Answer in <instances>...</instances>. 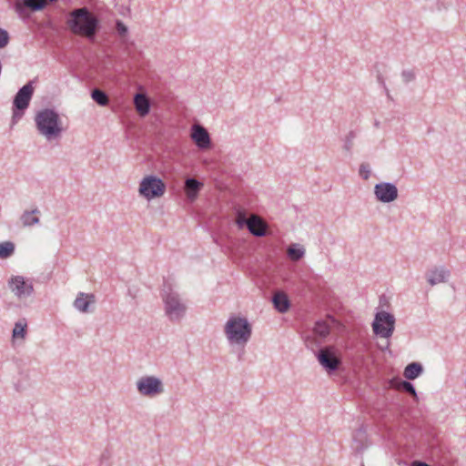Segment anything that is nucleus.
<instances>
[{"label": "nucleus", "instance_id": "nucleus-32", "mask_svg": "<svg viewBox=\"0 0 466 466\" xmlns=\"http://www.w3.org/2000/svg\"><path fill=\"white\" fill-rule=\"evenodd\" d=\"M359 173L363 179L367 180L370 176V165L367 163L360 164Z\"/></svg>", "mask_w": 466, "mask_h": 466}, {"label": "nucleus", "instance_id": "nucleus-13", "mask_svg": "<svg viewBox=\"0 0 466 466\" xmlns=\"http://www.w3.org/2000/svg\"><path fill=\"white\" fill-rule=\"evenodd\" d=\"M96 297L94 293H79L74 306L81 312H92L95 309Z\"/></svg>", "mask_w": 466, "mask_h": 466}, {"label": "nucleus", "instance_id": "nucleus-9", "mask_svg": "<svg viewBox=\"0 0 466 466\" xmlns=\"http://www.w3.org/2000/svg\"><path fill=\"white\" fill-rule=\"evenodd\" d=\"M137 391L146 397H156L164 392L162 380L155 376H143L137 381Z\"/></svg>", "mask_w": 466, "mask_h": 466}, {"label": "nucleus", "instance_id": "nucleus-19", "mask_svg": "<svg viewBox=\"0 0 466 466\" xmlns=\"http://www.w3.org/2000/svg\"><path fill=\"white\" fill-rule=\"evenodd\" d=\"M39 214L40 210L37 208L31 211L25 210L20 216V221L24 227H32L34 225L39 224Z\"/></svg>", "mask_w": 466, "mask_h": 466}, {"label": "nucleus", "instance_id": "nucleus-34", "mask_svg": "<svg viewBox=\"0 0 466 466\" xmlns=\"http://www.w3.org/2000/svg\"><path fill=\"white\" fill-rule=\"evenodd\" d=\"M9 43V35L6 30L0 28V48L5 47Z\"/></svg>", "mask_w": 466, "mask_h": 466}, {"label": "nucleus", "instance_id": "nucleus-2", "mask_svg": "<svg viewBox=\"0 0 466 466\" xmlns=\"http://www.w3.org/2000/svg\"><path fill=\"white\" fill-rule=\"evenodd\" d=\"M34 119L38 134L47 141L61 137L63 132L62 121L59 114L55 109H41L36 112Z\"/></svg>", "mask_w": 466, "mask_h": 466}, {"label": "nucleus", "instance_id": "nucleus-37", "mask_svg": "<svg viewBox=\"0 0 466 466\" xmlns=\"http://www.w3.org/2000/svg\"><path fill=\"white\" fill-rule=\"evenodd\" d=\"M109 452L107 451H105L102 454H101V462L104 461V460H108L109 459Z\"/></svg>", "mask_w": 466, "mask_h": 466}, {"label": "nucleus", "instance_id": "nucleus-10", "mask_svg": "<svg viewBox=\"0 0 466 466\" xmlns=\"http://www.w3.org/2000/svg\"><path fill=\"white\" fill-rule=\"evenodd\" d=\"M374 195L381 203H390L398 198V188L390 182H380L374 186Z\"/></svg>", "mask_w": 466, "mask_h": 466}, {"label": "nucleus", "instance_id": "nucleus-25", "mask_svg": "<svg viewBox=\"0 0 466 466\" xmlns=\"http://www.w3.org/2000/svg\"><path fill=\"white\" fill-rule=\"evenodd\" d=\"M288 256L291 260L298 261L305 254V249L298 244H292L288 248Z\"/></svg>", "mask_w": 466, "mask_h": 466}, {"label": "nucleus", "instance_id": "nucleus-30", "mask_svg": "<svg viewBox=\"0 0 466 466\" xmlns=\"http://www.w3.org/2000/svg\"><path fill=\"white\" fill-rule=\"evenodd\" d=\"M356 137H357V134L355 131H350L348 133V135L346 136V137L344 139L343 149L345 151H347L348 153L351 152V149L354 145V140Z\"/></svg>", "mask_w": 466, "mask_h": 466}, {"label": "nucleus", "instance_id": "nucleus-7", "mask_svg": "<svg viewBox=\"0 0 466 466\" xmlns=\"http://www.w3.org/2000/svg\"><path fill=\"white\" fill-rule=\"evenodd\" d=\"M165 191V182L157 176L148 175L140 181L138 192L147 200L162 197Z\"/></svg>", "mask_w": 466, "mask_h": 466}, {"label": "nucleus", "instance_id": "nucleus-3", "mask_svg": "<svg viewBox=\"0 0 466 466\" xmlns=\"http://www.w3.org/2000/svg\"><path fill=\"white\" fill-rule=\"evenodd\" d=\"M225 335L230 344L245 346L251 338L252 326L240 316H231L224 327Z\"/></svg>", "mask_w": 466, "mask_h": 466}, {"label": "nucleus", "instance_id": "nucleus-29", "mask_svg": "<svg viewBox=\"0 0 466 466\" xmlns=\"http://www.w3.org/2000/svg\"><path fill=\"white\" fill-rule=\"evenodd\" d=\"M24 6L31 9L32 11H40L46 7V1L44 0H23Z\"/></svg>", "mask_w": 466, "mask_h": 466}, {"label": "nucleus", "instance_id": "nucleus-22", "mask_svg": "<svg viewBox=\"0 0 466 466\" xmlns=\"http://www.w3.org/2000/svg\"><path fill=\"white\" fill-rule=\"evenodd\" d=\"M423 372V366L420 362L409 363L403 371V376L408 380H413L419 378Z\"/></svg>", "mask_w": 466, "mask_h": 466}, {"label": "nucleus", "instance_id": "nucleus-42", "mask_svg": "<svg viewBox=\"0 0 466 466\" xmlns=\"http://www.w3.org/2000/svg\"><path fill=\"white\" fill-rule=\"evenodd\" d=\"M389 346H390V342H389V341H387V343H386V349H388V348H389Z\"/></svg>", "mask_w": 466, "mask_h": 466}, {"label": "nucleus", "instance_id": "nucleus-39", "mask_svg": "<svg viewBox=\"0 0 466 466\" xmlns=\"http://www.w3.org/2000/svg\"><path fill=\"white\" fill-rule=\"evenodd\" d=\"M378 80H379V82H380V83H381V84L383 85L384 88H385V89H386V91L388 92V89H387V87H386V86H385V83H384V81H383V79H382V77H381V76H380V75H379V76H378Z\"/></svg>", "mask_w": 466, "mask_h": 466}, {"label": "nucleus", "instance_id": "nucleus-38", "mask_svg": "<svg viewBox=\"0 0 466 466\" xmlns=\"http://www.w3.org/2000/svg\"><path fill=\"white\" fill-rule=\"evenodd\" d=\"M33 301H30V299H22V307H26L29 304H31Z\"/></svg>", "mask_w": 466, "mask_h": 466}, {"label": "nucleus", "instance_id": "nucleus-6", "mask_svg": "<svg viewBox=\"0 0 466 466\" xmlns=\"http://www.w3.org/2000/svg\"><path fill=\"white\" fill-rule=\"evenodd\" d=\"M315 357L329 375L335 374L342 366V358L333 346L319 348Z\"/></svg>", "mask_w": 466, "mask_h": 466}, {"label": "nucleus", "instance_id": "nucleus-41", "mask_svg": "<svg viewBox=\"0 0 466 466\" xmlns=\"http://www.w3.org/2000/svg\"><path fill=\"white\" fill-rule=\"evenodd\" d=\"M15 8L16 10H20L22 8L21 4L19 2L15 3Z\"/></svg>", "mask_w": 466, "mask_h": 466}, {"label": "nucleus", "instance_id": "nucleus-20", "mask_svg": "<svg viewBox=\"0 0 466 466\" xmlns=\"http://www.w3.org/2000/svg\"><path fill=\"white\" fill-rule=\"evenodd\" d=\"M8 287L12 291H32L34 289L33 285L25 282L21 276L11 278L8 281Z\"/></svg>", "mask_w": 466, "mask_h": 466}, {"label": "nucleus", "instance_id": "nucleus-5", "mask_svg": "<svg viewBox=\"0 0 466 466\" xmlns=\"http://www.w3.org/2000/svg\"><path fill=\"white\" fill-rule=\"evenodd\" d=\"M162 300L165 314L171 322H179L186 316L187 306L178 293H164Z\"/></svg>", "mask_w": 466, "mask_h": 466}, {"label": "nucleus", "instance_id": "nucleus-40", "mask_svg": "<svg viewBox=\"0 0 466 466\" xmlns=\"http://www.w3.org/2000/svg\"><path fill=\"white\" fill-rule=\"evenodd\" d=\"M329 319L330 320L331 324H335L337 322L336 319L331 316H329Z\"/></svg>", "mask_w": 466, "mask_h": 466}, {"label": "nucleus", "instance_id": "nucleus-18", "mask_svg": "<svg viewBox=\"0 0 466 466\" xmlns=\"http://www.w3.org/2000/svg\"><path fill=\"white\" fill-rule=\"evenodd\" d=\"M248 231L256 237H263L266 235L267 226L265 222L258 216H251L248 223Z\"/></svg>", "mask_w": 466, "mask_h": 466}, {"label": "nucleus", "instance_id": "nucleus-26", "mask_svg": "<svg viewBox=\"0 0 466 466\" xmlns=\"http://www.w3.org/2000/svg\"><path fill=\"white\" fill-rule=\"evenodd\" d=\"M27 331V324L25 320H19L15 322V327L12 331L13 339H25Z\"/></svg>", "mask_w": 466, "mask_h": 466}, {"label": "nucleus", "instance_id": "nucleus-43", "mask_svg": "<svg viewBox=\"0 0 466 466\" xmlns=\"http://www.w3.org/2000/svg\"><path fill=\"white\" fill-rule=\"evenodd\" d=\"M383 298H384V296H381V297L380 298V301H382Z\"/></svg>", "mask_w": 466, "mask_h": 466}, {"label": "nucleus", "instance_id": "nucleus-28", "mask_svg": "<svg viewBox=\"0 0 466 466\" xmlns=\"http://www.w3.org/2000/svg\"><path fill=\"white\" fill-rule=\"evenodd\" d=\"M15 252V244L11 241L0 243V258H7Z\"/></svg>", "mask_w": 466, "mask_h": 466}, {"label": "nucleus", "instance_id": "nucleus-27", "mask_svg": "<svg viewBox=\"0 0 466 466\" xmlns=\"http://www.w3.org/2000/svg\"><path fill=\"white\" fill-rule=\"evenodd\" d=\"M323 339H320L319 338L316 337L315 335H306L304 337V342L307 347V349L312 350L314 353L318 350L317 348H319Z\"/></svg>", "mask_w": 466, "mask_h": 466}, {"label": "nucleus", "instance_id": "nucleus-1", "mask_svg": "<svg viewBox=\"0 0 466 466\" xmlns=\"http://www.w3.org/2000/svg\"><path fill=\"white\" fill-rule=\"evenodd\" d=\"M66 25L74 35L88 40L95 39L100 27L98 18L87 7L73 9L68 14Z\"/></svg>", "mask_w": 466, "mask_h": 466}, {"label": "nucleus", "instance_id": "nucleus-24", "mask_svg": "<svg viewBox=\"0 0 466 466\" xmlns=\"http://www.w3.org/2000/svg\"><path fill=\"white\" fill-rule=\"evenodd\" d=\"M91 97L97 105L101 106H106L109 104V97L107 94L99 88H94L92 90Z\"/></svg>", "mask_w": 466, "mask_h": 466}, {"label": "nucleus", "instance_id": "nucleus-8", "mask_svg": "<svg viewBox=\"0 0 466 466\" xmlns=\"http://www.w3.org/2000/svg\"><path fill=\"white\" fill-rule=\"evenodd\" d=\"M395 326V318L392 314L386 311H379L376 313L372 322V329L375 335L384 339L392 336Z\"/></svg>", "mask_w": 466, "mask_h": 466}, {"label": "nucleus", "instance_id": "nucleus-36", "mask_svg": "<svg viewBox=\"0 0 466 466\" xmlns=\"http://www.w3.org/2000/svg\"><path fill=\"white\" fill-rule=\"evenodd\" d=\"M410 466H430V465L421 461H412Z\"/></svg>", "mask_w": 466, "mask_h": 466}, {"label": "nucleus", "instance_id": "nucleus-4", "mask_svg": "<svg viewBox=\"0 0 466 466\" xmlns=\"http://www.w3.org/2000/svg\"><path fill=\"white\" fill-rule=\"evenodd\" d=\"M34 81L27 82L15 94L12 106V126L15 125L24 116L28 108L34 95Z\"/></svg>", "mask_w": 466, "mask_h": 466}, {"label": "nucleus", "instance_id": "nucleus-14", "mask_svg": "<svg viewBox=\"0 0 466 466\" xmlns=\"http://www.w3.org/2000/svg\"><path fill=\"white\" fill-rule=\"evenodd\" d=\"M390 386L392 389L410 394L414 400H419L416 389L411 382L402 380L400 377H394L390 380Z\"/></svg>", "mask_w": 466, "mask_h": 466}, {"label": "nucleus", "instance_id": "nucleus-12", "mask_svg": "<svg viewBox=\"0 0 466 466\" xmlns=\"http://www.w3.org/2000/svg\"><path fill=\"white\" fill-rule=\"evenodd\" d=\"M451 276V271L444 266L435 267L426 272L427 282L431 286L446 282Z\"/></svg>", "mask_w": 466, "mask_h": 466}, {"label": "nucleus", "instance_id": "nucleus-17", "mask_svg": "<svg viewBox=\"0 0 466 466\" xmlns=\"http://www.w3.org/2000/svg\"><path fill=\"white\" fill-rule=\"evenodd\" d=\"M134 105L137 112L141 116H147L150 111V102L145 94L137 93L134 96Z\"/></svg>", "mask_w": 466, "mask_h": 466}, {"label": "nucleus", "instance_id": "nucleus-35", "mask_svg": "<svg viewBox=\"0 0 466 466\" xmlns=\"http://www.w3.org/2000/svg\"><path fill=\"white\" fill-rule=\"evenodd\" d=\"M401 76L405 83H409V82L414 80V78H415L414 73L410 70L402 71Z\"/></svg>", "mask_w": 466, "mask_h": 466}, {"label": "nucleus", "instance_id": "nucleus-23", "mask_svg": "<svg viewBox=\"0 0 466 466\" xmlns=\"http://www.w3.org/2000/svg\"><path fill=\"white\" fill-rule=\"evenodd\" d=\"M30 299V301H33V296L32 293H13L11 298H5V302L8 304L9 307H22V299Z\"/></svg>", "mask_w": 466, "mask_h": 466}, {"label": "nucleus", "instance_id": "nucleus-11", "mask_svg": "<svg viewBox=\"0 0 466 466\" xmlns=\"http://www.w3.org/2000/svg\"><path fill=\"white\" fill-rule=\"evenodd\" d=\"M191 138L197 147L201 149L208 148L211 145V139L208 132L199 124H195L192 126Z\"/></svg>", "mask_w": 466, "mask_h": 466}, {"label": "nucleus", "instance_id": "nucleus-33", "mask_svg": "<svg viewBox=\"0 0 466 466\" xmlns=\"http://www.w3.org/2000/svg\"><path fill=\"white\" fill-rule=\"evenodd\" d=\"M116 29L117 34L121 37L125 36L128 32L127 26L120 20H116Z\"/></svg>", "mask_w": 466, "mask_h": 466}, {"label": "nucleus", "instance_id": "nucleus-31", "mask_svg": "<svg viewBox=\"0 0 466 466\" xmlns=\"http://www.w3.org/2000/svg\"><path fill=\"white\" fill-rule=\"evenodd\" d=\"M250 221V218H247L245 214L241 211H238L237 214L236 223L238 228H242L243 227H247L248 228V223Z\"/></svg>", "mask_w": 466, "mask_h": 466}, {"label": "nucleus", "instance_id": "nucleus-15", "mask_svg": "<svg viewBox=\"0 0 466 466\" xmlns=\"http://www.w3.org/2000/svg\"><path fill=\"white\" fill-rule=\"evenodd\" d=\"M270 300L274 306V309L279 313H286L291 307V302L287 293H272Z\"/></svg>", "mask_w": 466, "mask_h": 466}, {"label": "nucleus", "instance_id": "nucleus-16", "mask_svg": "<svg viewBox=\"0 0 466 466\" xmlns=\"http://www.w3.org/2000/svg\"><path fill=\"white\" fill-rule=\"evenodd\" d=\"M202 187L203 184L199 182L198 179L194 177H187L185 180L184 186L187 198L191 201L195 200Z\"/></svg>", "mask_w": 466, "mask_h": 466}, {"label": "nucleus", "instance_id": "nucleus-21", "mask_svg": "<svg viewBox=\"0 0 466 466\" xmlns=\"http://www.w3.org/2000/svg\"><path fill=\"white\" fill-rule=\"evenodd\" d=\"M330 330V323H329L327 320L319 319L315 322L312 332L313 335L324 340L329 335Z\"/></svg>", "mask_w": 466, "mask_h": 466}]
</instances>
